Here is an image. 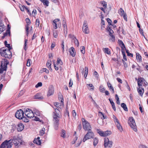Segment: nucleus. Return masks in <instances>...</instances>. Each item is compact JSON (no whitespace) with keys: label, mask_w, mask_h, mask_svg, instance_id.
<instances>
[{"label":"nucleus","mask_w":148,"mask_h":148,"mask_svg":"<svg viewBox=\"0 0 148 148\" xmlns=\"http://www.w3.org/2000/svg\"><path fill=\"white\" fill-rule=\"evenodd\" d=\"M1 49L0 54L1 55L6 58H10L12 56V53L9 50Z\"/></svg>","instance_id":"f257e3e1"},{"label":"nucleus","mask_w":148,"mask_h":148,"mask_svg":"<svg viewBox=\"0 0 148 148\" xmlns=\"http://www.w3.org/2000/svg\"><path fill=\"white\" fill-rule=\"evenodd\" d=\"M82 125L85 131H89L91 130L92 127L90 124L84 118H82Z\"/></svg>","instance_id":"f03ea898"},{"label":"nucleus","mask_w":148,"mask_h":148,"mask_svg":"<svg viewBox=\"0 0 148 148\" xmlns=\"http://www.w3.org/2000/svg\"><path fill=\"white\" fill-rule=\"evenodd\" d=\"M12 145V139L8 140H5L1 144L0 148H10Z\"/></svg>","instance_id":"7ed1b4c3"},{"label":"nucleus","mask_w":148,"mask_h":148,"mask_svg":"<svg viewBox=\"0 0 148 148\" xmlns=\"http://www.w3.org/2000/svg\"><path fill=\"white\" fill-rule=\"evenodd\" d=\"M128 123L131 128L135 132L137 130L136 128V126L135 122L134 119L132 117H129Z\"/></svg>","instance_id":"20e7f679"},{"label":"nucleus","mask_w":148,"mask_h":148,"mask_svg":"<svg viewBox=\"0 0 148 148\" xmlns=\"http://www.w3.org/2000/svg\"><path fill=\"white\" fill-rule=\"evenodd\" d=\"M88 132L87 134L84 136L83 141L85 142L86 140L88 139L93 138L94 136V134L93 132L91 130L88 131Z\"/></svg>","instance_id":"39448f33"},{"label":"nucleus","mask_w":148,"mask_h":148,"mask_svg":"<svg viewBox=\"0 0 148 148\" xmlns=\"http://www.w3.org/2000/svg\"><path fill=\"white\" fill-rule=\"evenodd\" d=\"M21 140L18 137L14 136L12 139V143H13L15 146H19L22 144Z\"/></svg>","instance_id":"423d86ee"},{"label":"nucleus","mask_w":148,"mask_h":148,"mask_svg":"<svg viewBox=\"0 0 148 148\" xmlns=\"http://www.w3.org/2000/svg\"><path fill=\"white\" fill-rule=\"evenodd\" d=\"M24 113L26 116L28 118L31 119L34 116V114L33 111L28 108L25 110Z\"/></svg>","instance_id":"0eeeda50"},{"label":"nucleus","mask_w":148,"mask_h":148,"mask_svg":"<svg viewBox=\"0 0 148 148\" xmlns=\"http://www.w3.org/2000/svg\"><path fill=\"white\" fill-rule=\"evenodd\" d=\"M97 132L101 136L103 137H105L106 136L110 135L111 134V132L109 131H103L100 130V129L97 130Z\"/></svg>","instance_id":"6e6552de"},{"label":"nucleus","mask_w":148,"mask_h":148,"mask_svg":"<svg viewBox=\"0 0 148 148\" xmlns=\"http://www.w3.org/2000/svg\"><path fill=\"white\" fill-rule=\"evenodd\" d=\"M24 112L21 109L18 110L15 113V117L18 119H22L24 116Z\"/></svg>","instance_id":"1a4fd4ad"},{"label":"nucleus","mask_w":148,"mask_h":148,"mask_svg":"<svg viewBox=\"0 0 148 148\" xmlns=\"http://www.w3.org/2000/svg\"><path fill=\"white\" fill-rule=\"evenodd\" d=\"M112 144L113 142L112 141H110L108 138H105L104 145L105 147L108 146L109 147L111 148L112 146Z\"/></svg>","instance_id":"9d476101"},{"label":"nucleus","mask_w":148,"mask_h":148,"mask_svg":"<svg viewBox=\"0 0 148 148\" xmlns=\"http://www.w3.org/2000/svg\"><path fill=\"white\" fill-rule=\"evenodd\" d=\"M52 24L55 29H56L58 27V25L59 27L61 26L60 20L58 18L55 19L53 20Z\"/></svg>","instance_id":"9b49d317"},{"label":"nucleus","mask_w":148,"mask_h":148,"mask_svg":"<svg viewBox=\"0 0 148 148\" xmlns=\"http://www.w3.org/2000/svg\"><path fill=\"white\" fill-rule=\"evenodd\" d=\"M9 61L7 59H4L1 62V67H3L4 71H6L7 68V65L9 64Z\"/></svg>","instance_id":"f8f14e48"},{"label":"nucleus","mask_w":148,"mask_h":148,"mask_svg":"<svg viewBox=\"0 0 148 148\" xmlns=\"http://www.w3.org/2000/svg\"><path fill=\"white\" fill-rule=\"evenodd\" d=\"M54 92V89L53 86L52 85L50 86L48 88V92L47 93L48 97L50 96L53 95Z\"/></svg>","instance_id":"ddd939ff"},{"label":"nucleus","mask_w":148,"mask_h":148,"mask_svg":"<svg viewBox=\"0 0 148 148\" xmlns=\"http://www.w3.org/2000/svg\"><path fill=\"white\" fill-rule=\"evenodd\" d=\"M145 81V79L141 77L140 78H138V86L139 87L142 86L143 82V85L144 86L145 85H147V84L145 83V82H144V81Z\"/></svg>","instance_id":"4468645a"},{"label":"nucleus","mask_w":148,"mask_h":148,"mask_svg":"<svg viewBox=\"0 0 148 148\" xmlns=\"http://www.w3.org/2000/svg\"><path fill=\"white\" fill-rule=\"evenodd\" d=\"M54 110L55 112H53V116H57L58 118H60L61 116L60 111L56 108H54Z\"/></svg>","instance_id":"2eb2a0df"},{"label":"nucleus","mask_w":148,"mask_h":148,"mask_svg":"<svg viewBox=\"0 0 148 148\" xmlns=\"http://www.w3.org/2000/svg\"><path fill=\"white\" fill-rule=\"evenodd\" d=\"M69 53L70 55L73 57H74L75 56V50L73 47H71L69 49Z\"/></svg>","instance_id":"dca6fc26"},{"label":"nucleus","mask_w":148,"mask_h":148,"mask_svg":"<svg viewBox=\"0 0 148 148\" xmlns=\"http://www.w3.org/2000/svg\"><path fill=\"white\" fill-rule=\"evenodd\" d=\"M24 128V125L22 123H19L18 124L17 129L18 131H21L23 130Z\"/></svg>","instance_id":"f3484780"},{"label":"nucleus","mask_w":148,"mask_h":148,"mask_svg":"<svg viewBox=\"0 0 148 148\" xmlns=\"http://www.w3.org/2000/svg\"><path fill=\"white\" fill-rule=\"evenodd\" d=\"M35 99H42L43 98L42 96L40 93H37L34 96Z\"/></svg>","instance_id":"a211bd4d"},{"label":"nucleus","mask_w":148,"mask_h":148,"mask_svg":"<svg viewBox=\"0 0 148 148\" xmlns=\"http://www.w3.org/2000/svg\"><path fill=\"white\" fill-rule=\"evenodd\" d=\"M138 91L139 95L142 96L144 92V89L140 87L138 89Z\"/></svg>","instance_id":"6ab92c4d"},{"label":"nucleus","mask_w":148,"mask_h":148,"mask_svg":"<svg viewBox=\"0 0 148 148\" xmlns=\"http://www.w3.org/2000/svg\"><path fill=\"white\" fill-rule=\"evenodd\" d=\"M109 50V49L108 48H103V51L104 52L108 55H110L111 53L110 51Z\"/></svg>","instance_id":"aec40b11"},{"label":"nucleus","mask_w":148,"mask_h":148,"mask_svg":"<svg viewBox=\"0 0 148 148\" xmlns=\"http://www.w3.org/2000/svg\"><path fill=\"white\" fill-rule=\"evenodd\" d=\"M136 59L137 60H139L140 62H142L141 57L138 53H136Z\"/></svg>","instance_id":"412c9836"},{"label":"nucleus","mask_w":148,"mask_h":148,"mask_svg":"<svg viewBox=\"0 0 148 148\" xmlns=\"http://www.w3.org/2000/svg\"><path fill=\"white\" fill-rule=\"evenodd\" d=\"M121 107L124 110L126 111H128V109L126 105L124 103H122L121 104Z\"/></svg>","instance_id":"4be33fe9"},{"label":"nucleus","mask_w":148,"mask_h":148,"mask_svg":"<svg viewBox=\"0 0 148 148\" xmlns=\"http://www.w3.org/2000/svg\"><path fill=\"white\" fill-rule=\"evenodd\" d=\"M59 118L57 117V116H53V121L54 122V123H59Z\"/></svg>","instance_id":"5701e85b"},{"label":"nucleus","mask_w":148,"mask_h":148,"mask_svg":"<svg viewBox=\"0 0 148 148\" xmlns=\"http://www.w3.org/2000/svg\"><path fill=\"white\" fill-rule=\"evenodd\" d=\"M119 12L120 15L121 16L126 14L125 13H124V11L121 8L119 10Z\"/></svg>","instance_id":"b1692460"},{"label":"nucleus","mask_w":148,"mask_h":148,"mask_svg":"<svg viewBox=\"0 0 148 148\" xmlns=\"http://www.w3.org/2000/svg\"><path fill=\"white\" fill-rule=\"evenodd\" d=\"M117 128L119 130L120 132H122L123 131V128L122 126L120 125V123L116 125Z\"/></svg>","instance_id":"393cba45"},{"label":"nucleus","mask_w":148,"mask_h":148,"mask_svg":"<svg viewBox=\"0 0 148 148\" xmlns=\"http://www.w3.org/2000/svg\"><path fill=\"white\" fill-rule=\"evenodd\" d=\"M98 114L100 117L101 119L102 120L106 118V116H104V114L102 112H99Z\"/></svg>","instance_id":"a878e982"},{"label":"nucleus","mask_w":148,"mask_h":148,"mask_svg":"<svg viewBox=\"0 0 148 148\" xmlns=\"http://www.w3.org/2000/svg\"><path fill=\"white\" fill-rule=\"evenodd\" d=\"M42 2L44 5H46L47 6H48L49 2L48 0H40Z\"/></svg>","instance_id":"bb28decb"},{"label":"nucleus","mask_w":148,"mask_h":148,"mask_svg":"<svg viewBox=\"0 0 148 148\" xmlns=\"http://www.w3.org/2000/svg\"><path fill=\"white\" fill-rule=\"evenodd\" d=\"M110 36V38L109 39V41L112 42H114L115 40V36L113 35H111Z\"/></svg>","instance_id":"cd10ccee"},{"label":"nucleus","mask_w":148,"mask_h":148,"mask_svg":"<svg viewBox=\"0 0 148 148\" xmlns=\"http://www.w3.org/2000/svg\"><path fill=\"white\" fill-rule=\"evenodd\" d=\"M51 61H48L46 64L47 66L49 68V70H52L51 67Z\"/></svg>","instance_id":"c85d7f7f"},{"label":"nucleus","mask_w":148,"mask_h":148,"mask_svg":"<svg viewBox=\"0 0 148 148\" xmlns=\"http://www.w3.org/2000/svg\"><path fill=\"white\" fill-rule=\"evenodd\" d=\"M83 32L86 34L89 33V31L88 27H86L84 29H82Z\"/></svg>","instance_id":"c756f323"},{"label":"nucleus","mask_w":148,"mask_h":148,"mask_svg":"<svg viewBox=\"0 0 148 148\" xmlns=\"http://www.w3.org/2000/svg\"><path fill=\"white\" fill-rule=\"evenodd\" d=\"M98 142V140L96 138H95L94 139L93 145L94 146H96Z\"/></svg>","instance_id":"7c9ffc66"},{"label":"nucleus","mask_w":148,"mask_h":148,"mask_svg":"<svg viewBox=\"0 0 148 148\" xmlns=\"http://www.w3.org/2000/svg\"><path fill=\"white\" fill-rule=\"evenodd\" d=\"M80 49L82 53L83 54H84L85 53V47L83 46H82L80 47Z\"/></svg>","instance_id":"2f4dec72"},{"label":"nucleus","mask_w":148,"mask_h":148,"mask_svg":"<svg viewBox=\"0 0 148 148\" xmlns=\"http://www.w3.org/2000/svg\"><path fill=\"white\" fill-rule=\"evenodd\" d=\"M85 73L84 75V77L86 78L87 76L88 73V68L87 67L85 66Z\"/></svg>","instance_id":"473e14b6"},{"label":"nucleus","mask_w":148,"mask_h":148,"mask_svg":"<svg viewBox=\"0 0 148 148\" xmlns=\"http://www.w3.org/2000/svg\"><path fill=\"white\" fill-rule=\"evenodd\" d=\"M5 26L4 25L0 26V33L3 32L5 30Z\"/></svg>","instance_id":"72a5a7b5"},{"label":"nucleus","mask_w":148,"mask_h":148,"mask_svg":"<svg viewBox=\"0 0 148 148\" xmlns=\"http://www.w3.org/2000/svg\"><path fill=\"white\" fill-rule=\"evenodd\" d=\"M63 25L64 27V31L66 30V34H67V28L66 26V22H64V23H63Z\"/></svg>","instance_id":"f704fd0d"},{"label":"nucleus","mask_w":148,"mask_h":148,"mask_svg":"<svg viewBox=\"0 0 148 148\" xmlns=\"http://www.w3.org/2000/svg\"><path fill=\"white\" fill-rule=\"evenodd\" d=\"M66 132L65 130H62V134L61 136L63 138L65 137Z\"/></svg>","instance_id":"c9c22d12"},{"label":"nucleus","mask_w":148,"mask_h":148,"mask_svg":"<svg viewBox=\"0 0 148 148\" xmlns=\"http://www.w3.org/2000/svg\"><path fill=\"white\" fill-rule=\"evenodd\" d=\"M99 90L101 92H103L105 90V89L102 86H101L99 87Z\"/></svg>","instance_id":"e433bc0d"},{"label":"nucleus","mask_w":148,"mask_h":148,"mask_svg":"<svg viewBox=\"0 0 148 148\" xmlns=\"http://www.w3.org/2000/svg\"><path fill=\"white\" fill-rule=\"evenodd\" d=\"M27 39H25V43L24 44V49L25 51H26L27 49Z\"/></svg>","instance_id":"4c0bfd02"},{"label":"nucleus","mask_w":148,"mask_h":148,"mask_svg":"<svg viewBox=\"0 0 148 148\" xmlns=\"http://www.w3.org/2000/svg\"><path fill=\"white\" fill-rule=\"evenodd\" d=\"M88 27L87 26V21L86 20L84 21L83 23V26L82 29H84L86 27Z\"/></svg>","instance_id":"58836bf2"},{"label":"nucleus","mask_w":148,"mask_h":148,"mask_svg":"<svg viewBox=\"0 0 148 148\" xmlns=\"http://www.w3.org/2000/svg\"><path fill=\"white\" fill-rule=\"evenodd\" d=\"M40 24V21L38 19H37L36 21V27H38Z\"/></svg>","instance_id":"ea45409f"},{"label":"nucleus","mask_w":148,"mask_h":148,"mask_svg":"<svg viewBox=\"0 0 148 148\" xmlns=\"http://www.w3.org/2000/svg\"><path fill=\"white\" fill-rule=\"evenodd\" d=\"M59 123H54V127L56 130H57L58 129Z\"/></svg>","instance_id":"a19ab883"},{"label":"nucleus","mask_w":148,"mask_h":148,"mask_svg":"<svg viewBox=\"0 0 148 148\" xmlns=\"http://www.w3.org/2000/svg\"><path fill=\"white\" fill-rule=\"evenodd\" d=\"M33 142L34 143H36L37 145H40L41 143V142L40 141V140L38 139V141H36L35 139L33 141Z\"/></svg>","instance_id":"79ce46f5"},{"label":"nucleus","mask_w":148,"mask_h":148,"mask_svg":"<svg viewBox=\"0 0 148 148\" xmlns=\"http://www.w3.org/2000/svg\"><path fill=\"white\" fill-rule=\"evenodd\" d=\"M122 53L123 55V59L125 61L127 60L126 56L125 55V52H123V51H122Z\"/></svg>","instance_id":"37998d69"},{"label":"nucleus","mask_w":148,"mask_h":148,"mask_svg":"<svg viewBox=\"0 0 148 148\" xmlns=\"http://www.w3.org/2000/svg\"><path fill=\"white\" fill-rule=\"evenodd\" d=\"M53 36L55 38H57L58 36V34L56 31H53Z\"/></svg>","instance_id":"c03bdc74"},{"label":"nucleus","mask_w":148,"mask_h":148,"mask_svg":"<svg viewBox=\"0 0 148 148\" xmlns=\"http://www.w3.org/2000/svg\"><path fill=\"white\" fill-rule=\"evenodd\" d=\"M31 62V60L30 59H29L27 62L26 65L28 66H30V63Z\"/></svg>","instance_id":"a18cd8bd"},{"label":"nucleus","mask_w":148,"mask_h":148,"mask_svg":"<svg viewBox=\"0 0 148 148\" xmlns=\"http://www.w3.org/2000/svg\"><path fill=\"white\" fill-rule=\"evenodd\" d=\"M75 41V44L78 47L79 45V42L78 40L75 38L74 40H73Z\"/></svg>","instance_id":"49530a36"},{"label":"nucleus","mask_w":148,"mask_h":148,"mask_svg":"<svg viewBox=\"0 0 148 148\" xmlns=\"http://www.w3.org/2000/svg\"><path fill=\"white\" fill-rule=\"evenodd\" d=\"M42 85V84L41 82H39L38 83V84L36 85L35 86V87L36 88H37L41 86Z\"/></svg>","instance_id":"de8ad7c7"},{"label":"nucleus","mask_w":148,"mask_h":148,"mask_svg":"<svg viewBox=\"0 0 148 148\" xmlns=\"http://www.w3.org/2000/svg\"><path fill=\"white\" fill-rule=\"evenodd\" d=\"M25 21L27 24L29 25L31 23L30 20L28 18L25 19Z\"/></svg>","instance_id":"09e8293b"},{"label":"nucleus","mask_w":148,"mask_h":148,"mask_svg":"<svg viewBox=\"0 0 148 148\" xmlns=\"http://www.w3.org/2000/svg\"><path fill=\"white\" fill-rule=\"evenodd\" d=\"M107 21L109 25H112V22L111 20L109 18H107Z\"/></svg>","instance_id":"8fccbe9b"},{"label":"nucleus","mask_w":148,"mask_h":148,"mask_svg":"<svg viewBox=\"0 0 148 148\" xmlns=\"http://www.w3.org/2000/svg\"><path fill=\"white\" fill-rule=\"evenodd\" d=\"M25 92V90H21V91L20 92V93L19 94H18V97H20L21 95H23V94H24V93Z\"/></svg>","instance_id":"3c124183"},{"label":"nucleus","mask_w":148,"mask_h":148,"mask_svg":"<svg viewBox=\"0 0 148 148\" xmlns=\"http://www.w3.org/2000/svg\"><path fill=\"white\" fill-rule=\"evenodd\" d=\"M60 105L61 104L58 102H55L54 103V106L57 108L59 107L60 106Z\"/></svg>","instance_id":"603ef678"},{"label":"nucleus","mask_w":148,"mask_h":148,"mask_svg":"<svg viewBox=\"0 0 148 148\" xmlns=\"http://www.w3.org/2000/svg\"><path fill=\"white\" fill-rule=\"evenodd\" d=\"M118 41L120 45H121L123 46V47L125 48V45H124L122 41L121 40H119Z\"/></svg>","instance_id":"864d4df0"},{"label":"nucleus","mask_w":148,"mask_h":148,"mask_svg":"<svg viewBox=\"0 0 148 148\" xmlns=\"http://www.w3.org/2000/svg\"><path fill=\"white\" fill-rule=\"evenodd\" d=\"M45 134V129L42 128L40 132V135H42Z\"/></svg>","instance_id":"5fc2aeb1"},{"label":"nucleus","mask_w":148,"mask_h":148,"mask_svg":"<svg viewBox=\"0 0 148 148\" xmlns=\"http://www.w3.org/2000/svg\"><path fill=\"white\" fill-rule=\"evenodd\" d=\"M101 3L103 5V6L104 7V8H106L107 7V4L104 1H103Z\"/></svg>","instance_id":"6e6d98bb"},{"label":"nucleus","mask_w":148,"mask_h":148,"mask_svg":"<svg viewBox=\"0 0 148 148\" xmlns=\"http://www.w3.org/2000/svg\"><path fill=\"white\" fill-rule=\"evenodd\" d=\"M69 38L72 39L73 40H74V39L75 38V37L71 34H69Z\"/></svg>","instance_id":"4d7b16f0"},{"label":"nucleus","mask_w":148,"mask_h":148,"mask_svg":"<svg viewBox=\"0 0 148 148\" xmlns=\"http://www.w3.org/2000/svg\"><path fill=\"white\" fill-rule=\"evenodd\" d=\"M22 119L25 122H27L29 121L25 117H24L23 116Z\"/></svg>","instance_id":"13d9d810"},{"label":"nucleus","mask_w":148,"mask_h":148,"mask_svg":"<svg viewBox=\"0 0 148 148\" xmlns=\"http://www.w3.org/2000/svg\"><path fill=\"white\" fill-rule=\"evenodd\" d=\"M105 22L104 21V20H103L102 19H101V29H102L103 28V26L105 25Z\"/></svg>","instance_id":"bf43d9fd"},{"label":"nucleus","mask_w":148,"mask_h":148,"mask_svg":"<svg viewBox=\"0 0 148 148\" xmlns=\"http://www.w3.org/2000/svg\"><path fill=\"white\" fill-rule=\"evenodd\" d=\"M139 31L140 33L143 36L144 38H145V36L143 34V30L141 29V28H140V29H139Z\"/></svg>","instance_id":"052dcab7"},{"label":"nucleus","mask_w":148,"mask_h":148,"mask_svg":"<svg viewBox=\"0 0 148 148\" xmlns=\"http://www.w3.org/2000/svg\"><path fill=\"white\" fill-rule=\"evenodd\" d=\"M42 71L43 72H45L47 73H48L49 72V70L46 68H43L42 69Z\"/></svg>","instance_id":"680f3d73"},{"label":"nucleus","mask_w":148,"mask_h":148,"mask_svg":"<svg viewBox=\"0 0 148 148\" xmlns=\"http://www.w3.org/2000/svg\"><path fill=\"white\" fill-rule=\"evenodd\" d=\"M5 46L6 47L8 48V49H7L8 50H9L10 51V50L12 49V48L11 47L10 44L6 45Z\"/></svg>","instance_id":"e2e57ef3"},{"label":"nucleus","mask_w":148,"mask_h":148,"mask_svg":"<svg viewBox=\"0 0 148 148\" xmlns=\"http://www.w3.org/2000/svg\"><path fill=\"white\" fill-rule=\"evenodd\" d=\"M34 120L36 121H39L41 122V120H40L39 118L35 116Z\"/></svg>","instance_id":"0e129e2a"},{"label":"nucleus","mask_w":148,"mask_h":148,"mask_svg":"<svg viewBox=\"0 0 148 148\" xmlns=\"http://www.w3.org/2000/svg\"><path fill=\"white\" fill-rule=\"evenodd\" d=\"M10 34V30L8 29L7 30L6 32L5 33H4V36H7L8 34Z\"/></svg>","instance_id":"69168bd1"},{"label":"nucleus","mask_w":148,"mask_h":148,"mask_svg":"<svg viewBox=\"0 0 148 148\" xmlns=\"http://www.w3.org/2000/svg\"><path fill=\"white\" fill-rule=\"evenodd\" d=\"M32 15L34 16L36 14V11L35 9L32 12Z\"/></svg>","instance_id":"338daca9"},{"label":"nucleus","mask_w":148,"mask_h":148,"mask_svg":"<svg viewBox=\"0 0 148 148\" xmlns=\"http://www.w3.org/2000/svg\"><path fill=\"white\" fill-rule=\"evenodd\" d=\"M139 148H147V146L143 145H141L139 147Z\"/></svg>","instance_id":"774afa93"}]
</instances>
